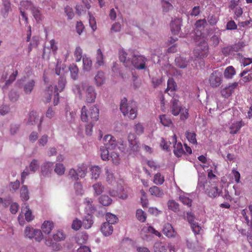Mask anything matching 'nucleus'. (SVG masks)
<instances>
[{
  "label": "nucleus",
  "mask_w": 252,
  "mask_h": 252,
  "mask_svg": "<svg viewBox=\"0 0 252 252\" xmlns=\"http://www.w3.org/2000/svg\"><path fill=\"white\" fill-rule=\"evenodd\" d=\"M53 86L51 85L48 87L47 89L44 91L43 95L44 102L47 103L51 100L53 94Z\"/></svg>",
  "instance_id": "22"
},
{
  "label": "nucleus",
  "mask_w": 252,
  "mask_h": 252,
  "mask_svg": "<svg viewBox=\"0 0 252 252\" xmlns=\"http://www.w3.org/2000/svg\"><path fill=\"white\" fill-rule=\"evenodd\" d=\"M161 4L163 7V10L164 12H167L173 8L172 5L165 0H162Z\"/></svg>",
  "instance_id": "60"
},
{
  "label": "nucleus",
  "mask_w": 252,
  "mask_h": 252,
  "mask_svg": "<svg viewBox=\"0 0 252 252\" xmlns=\"http://www.w3.org/2000/svg\"><path fill=\"white\" fill-rule=\"evenodd\" d=\"M101 230L105 236H108L112 233L113 227L112 224L105 222L102 224Z\"/></svg>",
  "instance_id": "18"
},
{
  "label": "nucleus",
  "mask_w": 252,
  "mask_h": 252,
  "mask_svg": "<svg viewBox=\"0 0 252 252\" xmlns=\"http://www.w3.org/2000/svg\"><path fill=\"white\" fill-rule=\"evenodd\" d=\"M120 110L123 115L131 120H133L137 117V109L135 104L133 103H127L126 98L122 99L120 104Z\"/></svg>",
  "instance_id": "3"
},
{
  "label": "nucleus",
  "mask_w": 252,
  "mask_h": 252,
  "mask_svg": "<svg viewBox=\"0 0 252 252\" xmlns=\"http://www.w3.org/2000/svg\"><path fill=\"white\" fill-rule=\"evenodd\" d=\"M155 252H166V249L163 243L161 242L156 243L154 245Z\"/></svg>",
  "instance_id": "54"
},
{
  "label": "nucleus",
  "mask_w": 252,
  "mask_h": 252,
  "mask_svg": "<svg viewBox=\"0 0 252 252\" xmlns=\"http://www.w3.org/2000/svg\"><path fill=\"white\" fill-rule=\"evenodd\" d=\"M147 59L142 55H133L132 59L130 61V65L132 64L136 69L142 70L146 68V63Z\"/></svg>",
  "instance_id": "5"
},
{
  "label": "nucleus",
  "mask_w": 252,
  "mask_h": 252,
  "mask_svg": "<svg viewBox=\"0 0 252 252\" xmlns=\"http://www.w3.org/2000/svg\"><path fill=\"white\" fill-rule=\"evenodd\" d=\"M35 86V81L33 79L30 80L24 86V91L26 94H30Z\"/></svg>",
  "instance_id": "29"
},
{
  "label": "nucleus",
  "mask_w": 252,
  "mask_h": 252,
  "mask_svg": "<svg viewBox=\"0 0 252 252\" xmlns=\"http://www.w3.org/2000/svg\"><path fill=\"white\" fill-rule=\"evenodd\" d=\"M78 172L73 168L69 170L68 174L69 178L71 179L72 181H76L78 179Z\"/></svg>",
  "instance_id": "59"
},
{
  "label": "nucleus",
  "mask_w": 252,
  "mask_h": 252,
  "mask_svg": "<svg viewBox=\"0 0 252 252\" xmlns=\"http://www.w3.org/2000/svg\"><path fill=\"white\" fill-rule=\"evenodd\" d=\"M86 101L89 103L94 102L96 98V93L94 89L92 86L87 88L86 93Z\"/></svg>",
  "instance_id": "13"
},
{
  "label": "nucleus",
  "mask_w": 252,
  "mask_h": 252,
  "mask_svg": "<svg viewBox=\"0 0 252 252\" xmlns=\"http://www.w3.org/2000/svg\"><path fill=\"white\" fill-rule=\"evenodd\" d=\"M179 19H175L170 23L171 31L173 34L178 35L181 30V24Z\"/></svg>",
  "instance_id": "16"
},
{
  "label": "nucleus",
  "mask_w": 252,
  "mask_h": 252,
  "mask_svg": "<svg viewBox=\"0 0 252 252\" xmlns=\"http://www.w3.org/2000/svg\"><path fill=\"white\" fill-rule=\"evenodd\" d=\"M93 188L94 190L96 195L100 194L104 190V187L101 183H97L93 186Z\"/></svg>",
  "instance_id": "47"
},
{
  "label": "nucleus",
  "mask_w": 252,
  "mask_h": 252,
  "mask_svg": "<svg viewBox=\"0 0 252 252\" xmlns=\"http://www.w3.org/2000/svg\"><path fill=\"white\" fill-rule=\"evenodd\" d=\"M88 239V236L86 233L81 232L78 233L75 237L76 243L79 245L85 244Z\"/></svg>",
  "instance_id": "20"
},
{
  "label": "nucleus",
  "mask_w": 252,
  "mask_h": 252,
  "mask_svg": "<svg viewBox=\"0 0 252 252\" xmlns=\"http://www.w3.org/2000/svg\"><path fill=\"white\" fill-rule=\"evenodd\" d=\"M94 80L97 86L101 85L104 81V73L102 71H98L94 77Z\"/></svg>",
  "instance_id": "40"
},
{
  "label": "nucleus",
  "mask_w": 252,
  "mask_h": 252,
  "mask_svg": "<svg viewBox=\"0 0 252 252\" xmlns=\"http://www.w3.org/2000/svg\"><path fill=\"white\" fill-rule=\"evenodd\" d=\"M162 232L168 237H173L175 235V232L172 226L169 223H166L164 225Z\"/></svg>",
  "instance_id": "17"
},
{
  "label": "nucleus",
  "mask_w": 252,
  "mask_h": 252,
  "mask_svg": "<svg viewBox=\"0 0 252 252\" xmlns=\"http://www.w3.org/2000/svg\"><path fill=\"white\" fill-rule=\"evenodd\" d=\"M99 117V110L95 106L91 107L87 110L85 106L82 108L81 119L83 121L87 122H95Z\"/></svg>",
  "instance_id": "4"
},
{
  "label": "nucleus",
  "mask_w": 252,
  "mask_h": 252,
  "mask_svg": "<svg viewBox=\"0 0 252 252\" xmlns=\"http://www.w3.org/2000/svg\"><path fill=\"white\" fill-rule=\"evenodd\" d=\"M65 167L62 163H57L55 165L54 171L59 175H63L65 172Z\"/></svg>",
  "instance_id": "48"
},
{
  "label": "nucleus",
  "mask_w": 252,
  "mask_h": 252,
  "mask_svg": "<svg viewBox=\"0 0 252 252\" xmlns=\"http://www.w3.org/2000/svg\"><path fill=\"white\" fill-rule=\"evenodd\" d=\"M149 191L151 195L157 197H162L164 195L163 190L159 187L156 186L151 187Z\"/></svg>",
  "instance_id": "19"
},
{
  "label": "nucleus",
  "mask_w": 252,
  "mask_h": 252,
  "mask_svg": "<svg viewBox=\"0 0 252 252\" xmlns=\"http://www.w3.org/2000/svg\"><path fill=\"white\" fill-rule=\"evenodd\" d=\"M176 65L180 68H185L187 66V63L181 57L177 58L175 59Z\"/></svg>",
  "instance_id": "61"
},
{
  "label": "nucleus",
  "mask_w": 252,
  "mask_h": 252,
  "mask_svg": "<svg viewBox=\"0 0 252 252\" xmlns=\"http://www.w3.org/2000/svg\"><path fill=\"white\" fill-rule=\"evenodd\" d=\"M53 238L56 241H61L65 239V235L62 231H58L53 234Z\"/></svg>",
  "instance_id": "56"
},
{
  "label": "nucleus",
  "mask_w": 252,
  "mask_h": 252,
  "mask_svg": "<svg viewBox=\"0 0 252 252\" xmlns=\"http://www.w3.org/2000/svg\"><path fill=\"white\" fill-rule=\"evenodd\" d=\"M99 202L102 205L107 206L111 204L112 200L108 195H103L99 197Z\"/></svg>",
  "instance_id": "36"
},
{
  "label": "nucleus",
  "mask_w": 252,
  "mask_h": 252,
  "mask_svg": "<svg viewBox=\"0 0 252 252\" xmlns=\"http://www.w3.org/2000/svg\"><path fill=\"white\" fill-rule=\"evenodd\" d=\"M54 163L47 161L45 162L41 167V173L43 176H48L52 172Z\"/></svg>",
  "instance_id": "15"
},
{
  "label": "nucleus",
  "mask_w": 252,
  "mask_h": 252,
  "mask_svg": "<svg viewBox=\"0 0 252 252\" xmlns=\"http://www.w3.org/2000/svg\"><path fill=\"white\" fill-rule=\"evenodd\" d=\"M92 178L97 179L101 173L100 168L98 166H94L91 169Z\"/></svg>",
  "instance_id": "44"
},
{
  "label": "nucleus",
  "mask_w": 252,
  "mask_h": 252,
  "mask_svg": "<svg viewBox=\"0 0 252 252\" xmlns=\"http://www.w3.org/2000/svg\"><path fill=\"white\" fill-rule=\"evenodd\" d=\"M70 75L73 80H76L78 76V68L76 65L72 64L70 65L69 67Z\"/></svg>",
  "instance_id": "34"
},
{
  "label": "nucleus",
  "mask_w": 252,
  "mask_h": 252,
  "mask_svg": "<svg viewBox=\"0 0 252 252\" xmlns=\"http://www.w3.org/2000/svg\"><path fill=\"white\" fill-rule=\"evenodd\" d=\"M83 50L80 46L76 47L74 52V56L76 62H79L83 59Z\"/></svg>",
  "instance_id": "41"
},
{
  "label": "nucleus",
  "mask_w": 252,
  "mask_h": 252,
  "mask_svg": "<svg viewBox=\"0 0 252 252\" xmlns=\"http://www.w3.org/2000/svg\"><path fill=\"white\" fill-rule=\"evenodd\" d=\"M38 120L39 118L36 112L32 111L29 114L27 124L29 125H35L37 123Z\"/></svg>",
  "instance_id": "23"
},
{
  "label": "nucleus",
  "mask_w": 252,
  "mask_h": 252,
  "mask_svg": "<svg viewBox=\"0 0 252 252\" xmlns=\"http://www.w3.org/2000/svg\"><path fill=\"white\" fill-rule=\"evenodd\" d=\"M111 158L113 163L117 164L119 163L120 158L119 154L115 151L112 152L109 156V159Z\"/></svg>",
  "instance_id": "57"
},
{
  "label": "nucleus",
  "mask_w": 252,
  "mask_h": 252,
  "mask_svg": "<svg viewBox=\"0 0 252 252\" xmlns=\"http://www.w3.org/2000/svg\"><path fill=\"white\" fill-rule=\"evenodd\" d=\"M25 207L23 206L22 211L25 213V219L28 221L32 220L34 216L32 215V211L30 209L29 206L26 205L25 203Z\"/></svg>",
  "instance_id": "27"
},
{
  "label": "nucleus",
  "mask_w": 252,
  "mask_h": 252,
  "mask_svg": "<svg viewBox=\"0 0 252 252\" xmlns=\"http://www.w3.org/2000/svg\"><path fill=\"white\" fill-rule=\"evenodd\" d=\"M18 70L14 71L9 77V78L5 82V85L8 86L10 85L15 80L17 76L18 75Z\"/></svg>",
  "instance_id": "63"
},
{
  "label": "nucleus",
  "mask_w": 252,
  "mask_h": 252,
  "mask_svg": "<svg viewBox=\"0 0 252 252\" xmlns=\"http://www.w3.org/2000/svg\"><path fill=\"white\" fill-rule=\"evenodd\" d=\"M136 216L137 219L142 222H145L146 220V214L141 209H138L137 210Z\"/></svg>",
  "instance_id": "51"
},
{
  "label": "nucleus",
  "mask_w": 252,
  "mask_h": 252,
  "mask_svg": "<svg viewBox=\"0 0 252 252\" xmlns=\"http://www.w3.org/2000/svg\"><path fill=\"white\" fill-rule=\"evenodd\" d=\"M82 226L85 229H89L93 224V216L88 214L83 220Z\"/></svg>",
  "instance_id": "21"
},
{
  "label": "nucleus",
  "mask_w": 252,
  "mask_h": 252,
  "mask_svg": "<svg viewBox=\"0 0 252 252\" xmlns=\"http://www.w3.org/2000/svg\"><path fill=\"white\" fill-rule=\"evenodd\" d=\"M129 146L131 150L137 151L139 149L138 141L136 135L133 133H129L127 137Z\"/></svg>",
  "instance_id": "11"
},
{
  "label": "nucleus",
  "mask_w": 252,
  "mask_h": 252,
  "mask_svg": "<svg viewBox=\"0 0 252 252\" xmlns=\"http://www.w3.org/2000/svg\"><path fill=\"white\" fill-rule=\"evenodd\" d=\"M187 246L189 249L195 252H200L203 249V248L201 246H200L197 241L195 243L188 242Z\"/></svg>",
  "instance_id": "43"
},
{
  "label": "nucleus",
  "mask_w": 252,
  "mask_h": 252,
  "mask_svg": "<svg viewBox=\"0 0 252 252\" xmlns=\"http://www.w3.org/2000/svg\"><path fill=\"white\" fill-rule=\"evenodd\" d=\"M176 86V83L174 81V79L172 78H170L167 81V87L165 91V93H168L169 91H170L171 94H170L169 93H168V94L169 95H171L174 92Z\"/></svg>",
  "instance_id": "28"
},
{
  "label": "nucleus",
  "mask_w": 252,
  "mask_h": 252,
  "mask_svg": "<svg viewBox=\"0 0 252 252\" xmlns=\"http://www.w3.org/2000/svg\"><path fill=\"white\" fill-rule=\"evenodd\" d=\"M96 63L98 66L103 65L104 63V56L100 49H98L96 51Z\"/></svg>",
  "instance_id": "33"
},
{
  "label": "nucleus",
  "mask_w": 252,
  "mask_h": 252,
  "mask_svg": "<svg viewBox=\"0 0 252 252\" xmlns=\"http://www.w3.org/2000/svg\"><path fill=\"white\" fill-rule=\"evenodd\" d=\"M179 200L184 205H187L189 207L191 206L192 200L188 197L184 195H181L179 196Z\"/></svg>",
  "instance_id": "53"
},
{
  "label": "nucleus",
  "mask_w": 252,
  "mask_h": 252,
  "mask_svg": "<svg viewBox=\"0 0 252 252\" xmlns=\"http://www.w3.org/2000/svg\"><path fill=\"white\" fill-rule=\"evenodd\" d=\"M238 86V83L234 82L229 84V85L221 90V95L224 98H228L234 92L235 89Z\"/></svg>",
  "instance_id": "10"
},
{
  "label": "nucleus",
  "mask_w": 252,
  "mask_h": 252,
  "mask_svg": "<svg viewBox=\"0 0 252 252\" xmlns=\"http://www.w3.org/2000/svg\"><path fill=\"white\" fill-rule=\"evenodd\" d=\"M159 119L161 124L165 126H169L172 124L171 119L166 115H160Z\"/></svg>",
  "instance_id": "38"
},
{
  "label": "nucleus",
  "mask_w": 252,
  "mask_h": 252,
  "mask_svg": "<svg viewBox=\"0 0 252 252\" xmlns=\"http://www.w3.org/2000/svg\"><path fill=\"white\" fill-rule=\"evenodd\" d=\"M54 227V224L50 221H45L42 224L41 229L42 231L47 234H49Z\"/></svg>",
  "instance_id": "25"
},
{
  "label": "nucleus",
  "mask_w": 252,
  "mask_h": 252,
  "mask_svg": "<svg viewBox=\"0 0 252 252\" xmlns=\"http://www.w3.org/2000/svg\"><path fill=\"white\" fill-rule=\"evenodd\" d=\"M169 209L176 212L179 211V204L173 200H169L167 203Z\"/></svg>",
  "instance_id": "42"
},
{
  "label": "nucleus",
  "mask_w": 252,
  "mask_h": 252,
  "mask_svg": "<svg viewBox=\"0 0 252 252\" xmlns=\"http://www.w3.org/2000/svg\"><path fill=\"white\" fill-rule=\"evenodd\" d=\"M237 29V25L233 20L229 21L226 25V29L227 30H234Z\"/></svg>",
  "instance_id": "64"
},
{
  "label": "nucleus",
  "mask_w": 252,
  "mask_h": 252,
  "mask_svg": "<svg viewBox=\"0 0 252 252\" xmlns=\"http://www.w3.org/2000/svg\"><path fill=\"white\" fill-rule=\"evenodd\" d=\"M195 40L198 42L196 49L194 50V56L198 59H203L208 55V45L204 36L195 37Z\"/></svg>",
  "instance_id": "2"
},
{
  "label": "nucleus",
  "mask_w": 252,
  "mask_h": 252,
  "mask_svg": "<svg viewBox=\"0 0 252 252\" xmlns=\"http://www.w3.org/2000/svg\"><path fill=\"white\" fill-rule=\"evenodd\" d=\"M219 20V17L214 15H211L210 14L208 16L207 20L209 23V24L211 26H215L217 24L218 21Z\"/></svg>",
  "instance_id": "58"
},
{
  "label": "nucleus",
  "mask_w": 252,
  "mask_h": 252,
  "mask_svg": "<svg viewBox=\"0 0 252 252\" xmlns=\"http://www.w3.org/2000/svg\"><path fill=\"white\" fill-rule=\"evenodd\" d=\"M206 25L207 21L205 19L198 20L195 22L194 24L195 37H200V36L204 35L202 31H204Z\"/></svg>",
  "instance_id": "9"
},
{
  "label": "nucleus",
  "mask_w": 252,
  "mask_h": 252,
  "mask_svg": "<svg viewBox=\"0 0 252 252\" xmlns=\"http://www.w3.org/2000/svg\"><path fill=\"white\" fill-rule=\"evenodd\" d=\"M127 54L123 50L119 51V58L121 62H123L124 65L129 66L130 65V60L127 58Z\"/></svg>",
  "instance_id": "26"
},
{
  "label": "nucleus",
  "mask_w": 252,
  "mask_h": 252,
  "mask_svg": "<svg viewBox=\"0 0 252 252\" xmlns=\"http://www.w3.org/2000/svg\"><path fill=\"white\" fill-rule=\"evenodd\" d=\"M83 69L86 71H90L92 66V61L90 58L84 57L83 58Z\"/></svg>",
  "instance_id": "37"
},
{
  "label": "nucleus",
  "mask_w": 252,
  "mask_h": 252,
  "mask_svg": "<svg viewBox=\"0 0 252 252\" xmlns=\"http://www.w3.org/2000/svg\"><path fill=\"white\" fill-rule=\"evenodd\" d=\"M235 68L232 66L227 67L224 71V76L225 78L231 79L235 74Z\"/></svg>",
  "instance_id": "30"
},
{
  "label": "nucleus",
  "mask_w": 252,
  "mask_h": 252,
  "mask_svg": "<svg viewBox=\"0 0 252 252\" xmlns=\"http://www.w3.org/2000/svg\"><path fill=\"white\" fill-rule=\"evenodd\" d=\"M186 136L187 139L190 143L193 144H195L197 143L196 134L194 132H191L189 131H187L186 132Z\"/></svg>",
  "instance_id": "46"
},
{
  "label": "nucleus",
  "mask_w": 252,
  "mask_h": 252,
  "mask_svg": "<svg viewBox=\"0 0 252 252\" xmlns=\"http://www.w3.org/2000/svg\"><path fill=\"white\" fill-rule=\"evenodd\" d=\"M171 103L172 105L170 107V111L172 114L175 116L180 115L181 120L183 121L189 118V109L182 106L176 97L174 96L172 98Z\"/></svg>",
  "instance_id": "1"
},
{
  "label": "nucleus",
  "mask_w": 252,
  "mask_h": 252,
  "mask_svg": "<svg viewBox=\"0 0 252 252\" xmlns=\"http://www.w3.org/2000/svg\"><path fill=\"white\" fill-rule=\"evenodd\" d=\"M244 125V123L242 120L233 123L229 127L230 133L236 134Z\"/></svg>",
  "instance_id": "14"
},
{
  "label": "nucleus",
  "mask_w": 252,
  "mask_h": 252,
  "mask_svg": "<svg viewBox=\"0 0 252 252\" xmlns=\"http://www.w3.org/2000/svg\"><path fill=\"white\" fill-rule=\"evenodd\" d=\"M66 83V78L64 76H61L59 80L58 85L55 88V92H61L63 91Z\"/></svg>",
  "instance_id": "24"
},
{
  "label": "nucleus",
  "mask_w": 252,
  "mask_h": 252,
  "mask_svg": "<svg viewBox=\"0 0 252 252\" xmlns=\"http://www.w3.org/2000/svg\"><path fill=\"white\" fill-rule=\"evenodd\" d=\"M105 174L106 175V181L108 183H112L115 181V177L111 170L108 167L105 168Z\"/></svg>",
  "instance_id": "45"
},
{
  "label": "nucleus",
  "mask_w": 252,
  "mask_h": 252,
  "mask_svg": "<svg viewBox=\"0 0 252 252\" xmlns=\"http://www.w3.org/2000/svg\"><path fill=\"white\" fill-rule=\"evenodd\" d=\"M104 146L109 150H115L118 146V143H121V145L123 146V142L121 139L120 141H117L116 138L112 135H106L103 138Z\"/></svg>",
  "instance_id": "6"
},
{
  "label": "nucleus",
  "mask_w": 252,
  "mask_h": 252,
  "mask_svg": "<svg viewBox=\"0 0 252 252\" xmlns=\"http://www.w3.org/2000/svg\"><path fill=\"white\" fill-rule=\"evenodd\" d=\"M106 220H107L106 222L112 224L117 222L118 220V218L116 215L110 213H108L106 215Z\"/></svg>",
  "instance_id": "52"
},
{
  "label": "nucleus",
  "mask_w": 252,
  "mask_h": 252,
  "mask_svg": "<svg viewBox=\"0 0 252 252\" xmlns=\"http://www.w3.org/2000/svg\"><path fill=\"white\" fill-rule=\"evenodd\" d=\"M248 71L244 70L240 74V76L242 77V80L245 83L252 81V73H249L247 75H246Z\"/></svg>",
  "instance_id": "49"
},
{
  "label": "nucleus",
  "mask_w": 252,
  "mask_h": 252,
  "mask_svg": "<svg viewBox=\"0 0 252 252\" xmlns=\"http://www.w3.org/2000/svg\"><path fill=\"white\" fill-rule=\"evenodd\" d=\"M144 127L140 123L136 124L134 126V131L137 135H141L144 132Z\"/></svg>",
  "instance_id": "62"
},
{
  "label": "nucleus",
  "mask_w": 252,
  "mask_h": 252,
  "mask_svg": "<svg viewBox=\"0 0 252 252\" xmlns=\"http://www.w3.org/2000/svg\"><path fill=\"white\" fill-rule=\"evenodd\" d=\"M29 236V238H34L36 241L40 242L43 239V234L42 232L39 229H34L33 231V234L30 235V234L27 233Z\"/></svg>",
  "instance_id": "31"
},
{
  "label": "nucleus",
  "mask_w": 252,
  "mask_h": 252,
  "mask_svg": "<svg viewBox=\"0 0 252 252\" xmlns=\"http://www.w3.org/2000/svg\"><path fill=\"white\" fill-rule=\"evenodd\" d=\"M39 168V163L37 159H33L30 163L29 169L32 173H34Z\"/></svg>",
  "instance_id": "50"
},
{
  "label": "nucleus",
  "mask_w": 252,
  "mask_h": 252,
  "mask_svg": "<svg viewBox=\"0 0 252 252\" xmlns=\"http://www.w3.org/2000/svg\"><path fill=\"white\" fill-rule=\"evenodd\" d=\"M109 149L106 147H102L100 149V156L103 160H107L109 159L110 153Z\"/></svg>",
  "instance_id": "35"
},
{
  "label": "nucleus",
  "mask_w": 252,
  "mask_h": 252,
  "mask_svg": "<svg viewBox=\"0 0 252 252\" xmlns=\"http://www.w3.org/2000/svg\"><path fill=\"white\" fill-rule=\"evenodd\" d=\"M164 177L160 173H157L154 175L153 182L158 185H161L164 182Z\"/></svg>",
  "instance_id": "39"
},
{
  "label": "nucleus",
  "mask_w": 252,
  "mask_h": 252,
  "mask_svg": "<svg viewBox=\"0 0 252 252\" xmlns=\"http://www.w3.org/2000/svg\"><path fill=\"white\" fill-rule=\"evenodd\" d=\"M221 76V72L219 70L213 71L209 79L210 86L214 88L219 87L222 82Z\"/></svg>",
  "instance_id": "7"
},
{
  "label": "nucleus",
  "mask_w": 252,
  "mask_h": 252,
  "mask_svg": "<svg viewBox=\"0 0 252 252\" xmlns=\"http://www.w3.org/2000/svg\"><path fill=\"white\" fill-rule=\"evenodd\" d=\"M245 44L243 42H238L233 45H231L233 53L242 51Z\"/></svg>",
  "instance_id": "55"
},
{
  "label": "nucleus",
  "mask_w": 252,
  "mask_h": 252,
  "mask_svg": "<svg viewBox=\"0 0 252 252\" xmlns=\"http://www.w3.org/2000/svg\"><path fill=\"white\" fill-rule=\"evenodd\" d=\"M20 196L23 201H27L29 199V191L27 186H22L20 189Z\"/></svg>",
  "instance_id": "32"
},
{
  "label": "nucleus",
  "mask_w": 252,
  "mask_h": 252,
  "mask_svg": "<svg viewBox=\"0 0 252 252\" xmlns=\"http://www.w3.org/2000/svg\"><path fill=\"white\" fill-rule=\"evenodd\" d=\"M204 187L206 194L209 197L214 198L219 195L218 189L216 184L206 182Z\"/></svg>",
  "instance_id": "8"
},
{
  "label": "nucleus",
  "mask_w": 252,
  "mask_h": 252,
  "mask_svg": "<svg viewBox=\"0 0 252 252\" xmlns=\"http://www.w3.org/2000/svg\"><path fill=\"white\" fill-rule=\"evenodd\" d=\"M173 142L176 143L177 137L175 134L173 136ZM173 152L174 155L177 157H181L185 153L182 145L181 143H176L174 146Z\"/></svg>",
  "instance_id": "12"
}]
</instances>
